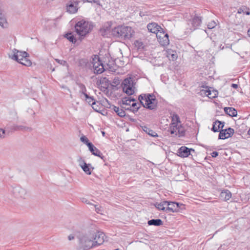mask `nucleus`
<instances>
[{"instance_id":"e2e57ef3","label":"nucleus","mask_w":250,"mask_h":250,"mask_svg":"<svg viewBox=\"0 0 250 250\" xmlns=\"http://www.w3.org/2000/svg\"><path fill=\"white\" fill-rule=\"evenodd\" d=\"M248 35L249 37H250V28L248 31Z\"/></svg>"},{"instance_id":"6ab92c4d","label":"nucleus","mask_w":250,"mask_h":250,"mask_svg":"<svg viewBox=\"0 0 250 250\" xmlns=\"http://www.w3.org/2000/svg\"><path fill=\"white\" fill-rule=\"evenodd\" d=\"M111 25V23L108 22L103 26V27L100 30V33L102 36H107L110 32Z\"/></svg>"},{"instance_id":"0e129e2a","label":"nucleus","mask_w":250,"mask_h":250,"mask_svg":"<svg viewBox=\"0 0 250 250\" xmlns=\"http://www.w3.org/2000/svg\"><path fill=\"white\" fill-rule=\"evenodd\" d=\"M248 134L250 136V128L249 129V130L248 131Z\"/></svg>"},{"instance_id":"4be33fe9","label":"nucleus","mask_w":250,"mask_h":250,"mask_svg":"<svg viewBox=\"0 0 250 250\" xmlns=\"http://www.w3.org/2000/svg\"><path fill=\"white\" fill-rule=\"evenodd\" d=\"M166 55L170 61H174L177 58L176 52L172 49H167L166 51Z\"/></svg>"},{"instance_id":"3c124183","label":"nucleus","mask_w":250,"mask_h":250,"mask_svg":"<svg viewBox=\"0 0 250 250\" xmlns=\"http://www.w3.org/2000/svg\"><path fill=\"white\" fill-rule=\"evenodd\" d=\"M211 156L213 158H215L218 156V152L217 151H213L211 153Z\"/></svg>"},{"instance_id":"37998d69","label":"nucleus","mask_w":250,"mask_h":250,"mask_svg":"<svg viewBox=\"0 0 250 250\" xmlns=\"http://www.w3.org/2000/svg\"><path fill=\"white\" fill-rule=\"evenodd\" d=\"M140 107H141V106H137L136 107L134 108L133 109H131V107H128V108L125 107V110H128L132 111L134 113H135L136 112H137L138 111V110L140 109Z\"/></svg>"},{"instance_id":"20e7f679","label":"nucleus","mask_w":250,"mask_h":250,"mask_svg":"<svg viewBox=\"0 0 250 250\" xmlns=\"http://www.w3.org/2000/svg\"><path fill=\"white\" fill-rule=\"evenodd\" d=\"M79 239V247L83 250H87L95 247L91 233L80 235Z\"/></svg>"},{"instance_id":"0eeeda50","label":"nucleus","mask_w":250,"mask_h":250,"mask_svg":"<svg viewBox=\"0 0 250 250\" xmlns=\"http://www.w3.org/2000/svg\"><path fill=\"white\" fill-rule=\"evenodd\" d=\"M29 54L25 51H20L16 49L13 50L11 59L20 63L24 57H28Z\"/></svg>"},{"instance_id":"5fc2aeb1","label":"nucleus","mask_w":250,"mask_h":250,"mask_svg":"<svg viewBox=\"0 0 250 250\" xmlns=\"http://www.w3.org/2000/svg\"><path fill=\"white\" fill-rule=\"evenodd\" d=\"M231 86L233 88H237L238 87V85L235 83H232Z\"/></svg>"},{"instance_id":"603ef678","label":"nucleus","mask_w":250,"mask_h":250,"mask_svg":"<svg viewBox=\"0 0 250 250\" xmlns=\"http://www.w3.org/2000/svg\"><path fill=\"white\" fill-rule=\"evenodd\" d=\"M93 3H96L99 6H102L99 0H93Z\"/></svg>"},{"instance_id":"5701e85b","label":"nucleus","mask_w":250,"mask_h":250,"mask_svg":"<svg viewBox=\"0 0 250 250\" xmlns=\"http://www.w3.org/2000/svg\"><path fill=\"white\" fill-rule=\"evenodd\" d=\"M224 111L230 117H236L237 115V110L233 107H226L224 108Z\"/></svg>"},{"instance_id":"79ce46f5","label":"nucleus","mask_w":250,"mask_h":250,"mask_svg":"<svg viewBox=\"0 0 250 250\" xmlns=\"http://www.w3.org/2000/svg\"><path fill=\"white\" fill-rule=\"evenodd\" d=\"M95 59H93V62L91 63L93 64V67L95 66H101L100 65H102V64H103L102 62L100 60V59L98 58V60L97 62H94Z\"/></svg>"},{"instance_id":"dca6fc26","label":"nucleus","mask_w":250,"mask_h":250,"mask_svg":"<svg viewBox=\"0 0 250 250\" xmlns=\"http://www.w3.org/2000/svg\"><path fill=\"white\" fill-rule=\"evenodd\" d=\"M224 125V122L220 121L219 120H216L215 122L213 123L211 130L214 132H220L221 130L223 129V128Z\"/></svg>"},{"instance_id":"f8f14e48","label":"nucleus","mask_w":250,"mask_h":250,"mask_svg":"<svg viewBox=\"0 0 250 250\" xmlns=\"http://www.w3.org/2000/svg\"><path fill=\"white\" fill-rule=\"evenodd\" d=\"M191 152H195V150L193 148H189L185 146H181L177 151L178 156L182 158L188 157Z\"/></svg>"},{"instance_id":"e433bc0d","label":"nucleus","mask_w":250,"mask_h":250,"mask_svg":"<svg viewBox=\"0 0 250 250\" xmlns=\"http://www.w3.org/2000/svg\"><path fill=\"white\" fill-rule=\"evenodd\" d=\"M28 57H24L20 62V63L26 66H30L32 64L31 61L27 58Z\"/></svg>"},{"instance_id":"864d4df0","label":"nucleus","mask_w":250,"mask_h":250,"mask_svg":"<svg viewBox=\"0 0 250 250\" xmlns=\"http://www.w3.org/2000/svg\"><path fill=\"white\" fill-rule=\"evenodd\" d=\"M128 99H129V103L131 102H135V101H136V99L135 98H132V97H128Z\"/></svg>"},{"instance_id":"a18cd8bd","label":"nucleus","mask_w":250,"mask_h":250,"mask_svg":"<svg viewBox=\"0 0 250 250\" xmlns=\"http://www.w3.org/2000/svg\"><path fill=\"white\" fill-rule=\"evenodd\" d=\"M135 44L139 49L143 48L144 47L142 42L137 41L135 42Z\"/></svg>"},{"instance_id":"49530a36","label":"nucleus","mask_w":250,"mask_h":250,"mask_svg":"<svg viewBox=\"0 0 250 250\" xmlns=\"http://www.w3.org/2000/svg\"><path fill=\"white\" fill-rule=\"evenodd\" d=\"M162 33H166V32L164 31V29L163 28V31H159V33L158 34H156L157 38L158 40V41L161 39V38L163 37V36L162 35Z\"/></svg>"},{"instance_id":"09e8293b","label":"nucleus","mask_w":250,"mask_h":250,"mask_svg":"<svg viewBox=\"0 0 250 250\" xmlns=\"http://www.w3.org/2000/svg\"><path fill=\"white\" fill-rule=\"evenodd\" d=\"M94 207L95 208V211L97 213H100L101 211H102V208L100 206H99L98 205H95Z\"/></svg>"},{"instance_id":"6e6d98bb","label":"nucleus","mask_w":250,"mask_h":250,"mask_svg":"<svg viewBox=\"0 0 250 250\" xmlns=\"http://www.w3.org/2000/svg\"><path fill=\"white\" fill-rule=\"evenodd\" d=\"M138 104L139 103H133L132 104H131V106L135 108V107H136L137 106H138Z\"/></svg>"},{"instance_id":"58836bf2","label":"nucleus","mask_w":250,"mask_h":250,"mask_svg":"<svg viewBox=\"0 0 250 250\" xmlns=\"http://www.w3.org/2000/svg\"><path fill=\"white\" fill-rule=\"evenodd\" d=\"M55 61L58 62V63H59L60 64L62 65H63V66H66L67 68H68L69 67V65L68 64V63L66 61H64V60H59L58 59H55Z\"/></svg>"},{"instance_id":"423d86ee","label":"nucleus","mask_w":250,"mask_h":250,"mask_svg":"<svg viewBox=\"0 0 250 250\" xmlns=\"http://www.w3.org/2000/svg\"><path fill=\"white\" fill-rule=\"evenodd\" d=\"M133 83V81L131 78L125 79L123 82V90L128 96L133 95L135 92Z\"/></svg>"},{"instance_id":"c85d7f7f","label":"nucleus","mask_w":250,"mask_h":250,"mask_svg":"<svg viewBox=\"0 0 250 250\" xmlns=\"http://www.w3.org/2000/svg\"><path fill=\"white\" fill-rule=\"evenodd\" d=\"M143 130L150 136L156 137H158L157 133L154 130L151 129L146 126H143Z\"/></svg>"},{"instance_id":"473e14b6","label":"nucleus","mask_w":250,"mask_h":250,"mask_svg":"<svg viewBox=\"0 0 250 250\" xmlns=\"http://www.w3.org/2000/svg\"><path fill=\"white\" fill-rule=\"evenodd\" d=\"M76 84L80 88V92L83 94L85 97V94H87L86 93V88L85 86L83 83H76Z\"/></svg>"},{"instance_id":"4468645a","label":"nucleus","mask_w":250,"mask_h":250,"mask_svg":"<svg viewBox=\"0 0 250 250\" xmlns=\"http://www.w3.org/2000/svg\"><path fill=\"white\" fill-rule=\"evenodd\" d=\"M79 165L83 170V171L87 175H90L92 172V170L94 168L91 167V164H86L84 160L81 158L79 160Z\"/></svg>"},{"instance_id":"a878e982","label":"nucleus","mask_w":250,"mask_h":250,"mask_svg":"<svg viewBox=\"0 0 250 250\" xmlns=\"http://www.w3.org/2000/svg\"><path fill=\"white\" fill-rule=\"evenodd\" d=\"M91 62L85 59H81L79 61V66L83 68H88L91 66Z\"/></svg>"},{"instance_id":"9d476101","label":"nucleus","mask_w":250,"mask_h":250,"mask_svg":"<svg viewBox=\"0 0 250 250\" xmlns=\"http://www.w3.org/2000/svg\"><path fill=\"white\" fill-rule=\"evenodd\" d=\"M93 239L95 247L98 246L102 244L104 242V234L103 232H97L94 233H91Z\"/></svg>"},{"instance_id":"1a4fd4ad","label":"nucleus","mask_w":250,"mask_h":250,"mask_svg":"<svg viewBox=\"0 0 250 250\" xmlns=\"http://www.w3.org/2000/svg\"><path fill=\"white\" fill-rule=\"evenodd\" d=\"M13 193L17 198H25L27 195L26 189L20 186H17L13 188Z\"/></svg>"},{"instance_id":"4c0bfd02","label":"nucleus","mask_w":250,"mask_h":250,"mask_svg":"<svg viewBox=\"0 0 250 250\" xmlns=\"http://www.w3.org/2000/svg\"><path fill=\"white\" fill-rule=\"evenodd\" d=\"M171 123H174L175 124L178 125L181 123L179 116L176 114H173L171 118Z\"/></svg>"},{"instance_id":"7c9ffc66","label":"nucleus","mask_w":250,"mask_h":250,"mask_svg":"<svg viewBox=\"0 0 250 250\" xmlns=\"http://www.w3.org/2000/svg\"><path fill=\"white\" fill-rule=\"evenodd\" d=\"M179 125L175 124L174 123H171L169 125V131L171 134H175L177 135V130Z\"/></svg>"},{"instance_id":"de8ad7c7","label":"nucleus","mask_w":250,"mask_h":250,"mask_svg":"<svg viewBox=\"0 0 250 250\" xmlns=\"http://www.w3.org/2000/svg\"><path fill=\"white\" fill-rule=\"evenodd\" d=\"M81 201L85 204L93 205L86 198L83 197L81 198Z\"/></svg>"},{"instance_id":"c9c22d12","label":"nucleus","mask_w":250,"mask_h":250,"mask_svg":"<svg viewBox=\"0 0 250 250\" xmlns=\"http://www.w3.org/2000/svg\"><path fill=\"white\" fill-rule=\"evenodd\" d=\"M177 134L178 135V136L179 137H184L185 135V130L183 126L180 125H179L178 128H177Z\"/></svg>"},{"instance_id":"774afa93","label":"nucleus","mask_w":250,"mask_h":250,"mask_svg":"<svg viewBox=\"0 0 250 250\" xmlns=\"http://www.w3.org/2000/svg\"><path fill=\"white\" fill-rule=\"evenodd\" d=\"M131 121L134 122V119H131Z\"/></svg>"},{"instance_id":"c756f323","label":"nucleus","mask_w":250,"mask_h":250,"mask_svg":"<svg viewBox=\"0 0 250 250\" xmlns=\"http://www.w3.org/2000/svg\"><path fill=\"white\" fill-rule=\"evenodd\" d=\"M13 129L15 131H31L32 129L30 127H28L24 125H15L13 126Z\"/></svg>"},{"instance_id":"69168bd1","label":"nucleus","mask_w":250,"mask_h":250,"mask_svg":"<svg viewBox=\"0 0 250 250\" xmlns=\"http://www.w3.org/2000/svg\"><path fill=\"white\" fill-rule=\"evenodd\" d=\"M102 134H103V136H104V134H105V132L104 131H103L102 132Z\"/></svg>"},{"instance_id":"bf43d9fd","label":"nucleus","mask_w":250,"mask_h":250,"mask_svg":"<svg viewBox=\"0 0 250 250\" xmlns=\"http://www.w3.org/2000/svg\"><path fill=\"white\" fill-rule=\"evenodd\" d=\"M219 48L220 50H223L224 48V46H223L222 44H220Z\"/></svg>"},{"instance_id":"cd10ccee","label":"nucleus","mask_w":250,"mask_h":250,"mask_svg":"<svg viewBox=\"0 0 250 250\" xmlns=\"http://www.w3.org/2000/svg\"><path fill=\"white\" fill-rule=\"evenodd\" d=\"M167 201H164L161 203H156L155 207L159 210H163L166 212Z\"/></svg>"},{"instance_id":"8fccbe9b","label":"nucleus","mask_w":250,"mask_h":250,"mask_svg":"<svg viewBox=\"0 0 250 250\" xmlns=\"http://www.w3.org/2000/svg\"><path fill=\"white\" fill-rule=\"evenodd\" d=\"M5 130L0 128V138H4L5 136Z\"/></svg>"},{"instance_id":"4d7b16f0","label":"nucleus","mask_w":250,"mask_h":250,"mask_svg":"<svg viewBox=\"0 0 250 250\" xmlns=\"http://www.w3.org/2000/svg\"><path fill=\"white\" fill-rule=\"evenodd\" d=\"M68 239L69 240H72L74 239V236L73 235H70L68 237Z\"/></svg>"},{"instance_id":"72a5a7b5","label":"nucleus","mask_w":250,"mask_h":250,"mask_svg":"<svg viewBox=\"0 0 250 250\" xmlns=\"http://www.w3.org/2000/svg\"><path fill=\"white\" fill-rule=\"evenodd\" d=\"M245 13L247 15H250V9L246 6H242L240 7L237 11V13Z\"/></svg>"},{"instance_id":"b1692460","label":"nucleus","mask_w":250,"mask_h":250,"mask_svg":"<svg viewBox=\"0 0 250 250\" xmlns=\"http://www.w3.org/2000/svg\"><path fill=\"white\" fill-rule=\"evenodd\" d=\"M85 100L89 104L91 105L92 108L96 111H98V109L95 107L96 104V101L93 96H90L88 94H85Z\"/></svg>"},{"instance_id":"052dcab7","label":"nucleus","mask_w":250,"mask_h":250,"mask_svg":"<svg viewBox=\"0 0 250 250\" xmlns=\"http://www.w3.org/2000/svg\"><path fill=\"white\" fill-rule=\"evenodd\" d=\"M113 83L115 85H117V84H118V83H119V82H118V81H115V80H114V81L113 82Z\"/></svg>"},{"instance_id":"bb28decb","label":"nucleus","mask_w":250,"mask_h":250,"mask_svg":"<svg viewBox=\"0 0 250 250\" xmlns=\"http://www.w3.org/2000/svg\"><path fill=\"white\" fill-rule=\"evenodd\" d=\"M147 224L149 226H160L163 224V223L160 219H152L148 220Z\"/></svg>"},{"instance_id":"a19ab883","label":"nucleus","mask_w":250,"mask_h":250,"mask_svg":"<svg viewBox=\"0 0 250 250\" xmlns=\"http://www.w3.org/2000/svg\"><path fill=\"white\" fill-rule=\"evenodd\" d=\"M122 104H123L130 105V104L129 102V99L128 97H125L122 99Z\"/></svg>"},{"instance_id":"ea45409f","label":"nucleus","mask_w":250,"mask_h":250,"mask_svg":"<svg viewBox=\"0 0 250 250\" xmlns=\"http://www.w3.org/2000/svg\"><path fill=\"white\" fill-rule=\"evenodd\" d=\"M80 140L84 144H85V145H86V146L88 147V145L89 144H91L92 143L91 142H89V140L88 139H87V138L85 136H82L81 138H80Z\"/></svg>"},{"instance_id":"680f3d73","label":"nucleus","mask_w":250,"mask_h":250,"mask_svg":"<svg viewBox=\"0 0 250 250\" xmlns=\"http://www.w3.org/2000/svg\"><path fill=\"white\" fill-rule=\"evenodd\" d=\"M93 0H85V1H87V2H90V3H93Z\"/></svg>"},{"instance_id":"a211bd4d","label":"nucleus","mask_w":250,"mask_h":250,"mask_svg":"<svg viewBox=\"0 0 250 250\" xmlns=\"http://www.w3.org/2000/svg\"><path fill=\"white\" fill-rule=\"evenodd\" d=\"M202 18L201 17L195 15L191 20V24L193 30H195L201 24L202 22Z\"/></svg>"},{"instance_id":"f3484780","label":"nucleus","mask_w":250,"mask_h":250,"mask_svg":"<svg viewBox=\"0 0 250 250\" xmlns=\"http://www.w3.org/2000/svg\"><path fill=\"white\" fill-rule=\"evenodd\" d=\"M88 148L90 151L92 153V154L95 156L100 157L102 159H103L104 161H105L104 158V156L101 153V152L93 144L88 145Z\"/></svg>"},{"instance_id":"aec40b11","label":"nucleus","mask_w":250,"mask_h":250,"mask_svg":"<svg viewBox=\"0 0 250 250\" xmlns=\"http://www.w3.org/2000/svg\"><path fill=\"white\" fill-rule=\"evenodd\" d=\"M231 193L228 189H225L222 191L220 193V198L225 201H227L231 197Z\"/></svg>"},{"instance_id":"13d9d810","label":"nucleus","mask_w":250,"mask_h":250,"mask_svg":"<svg viewBox=\"0 0 250 250\" xmlns=\"http://www.w3.org/2000/svg\"><path fill=\"white\" fill-rule=\"evenodd\" d=\"M143 100H139L140 102V103H139V104H138V106H140V105L141 104L144 107V105H145V104L143 102Z\"/></svg>"},{"instance_id":"2f4dec72","label":"nucleus","mask_w":250,"mask_h":250,"mask_svg":"<svg viewBox=\"0 0 250 250\" xmlns=\"http://www.w3.org/2000/svg\"><path fill=\"white\" fill-rule=\"evenodd\" d=\"M64 37L73 43H75L77 42L75 37L71 32L67 33L65 35Z\"/></svg>"},{"instance_id":"ddd939ff","label":"nucleus","mask_w":250,"mask_h":250,"mask_svg":"<svg viewBox=\"0 0 250 250\" xmlns=\"http://www.w3.org/2000/svg\"><path fill=\"white\" fill-rule=\"evenodd\" d=\"M105 101L107 104V105H105V106L111 109L112 110H113L119 116L121 117L125 116V113L123 109L120 108L119 107L116 106L114 105L111 104L106 99H105Z\"/></svg>"},{"instance_id":"6e6552de","label":"nucleus","mask_w":250,"mask_h":250,"mask_svg":"<svg viewBox=\"0 0 250 250\" xmlns=\"http://www.w3.org/2000/svg\"><path fill=\"white\" fill-rule=\"evenodd\" d=\"M234 133V130L232 128L229 127L227 129H222L218 135L219 139L224 140L231 137Z\"/></svg>"},{"instance_id":"2eb2a0df","label":"nucleus","mask_w":250,"mask_h":250,"mask_svg":"<svg viewBox=\"0 0 250 250\" xmlns=\"http://www.w3.org/2000/svg\"><path fill=\"white\" fill-rule=\"evenodd\" d=\"M148 30L151 33L158 34L159 31H162L163 28L156 22L149 23L147 25Z\"/></svg>"},{"instance_id":"f03ea898","label":"nucleus","mask_w":250,"mask_h":250,"mask_svg":"<svg viewBox=\"0 0 250 250\" xmlns=\"http://www.w3.org/2000/svg\"><path fill=\"white\" fill-rule=\"evenodd\" d=\"M93 27L92 21L82 19L76 23L74 28L75 32L82 40L92 30Z\"/></svg>"},{"instance_id":"338daca9","label":"nucleus","mask_w":250,"mask_h":250,"mask_svg":"<svg viewBox=\"0 0 250 250\" xmlns=\"http://www.w3.org/2000/svg\"><path fill=\"white\" fill-rule=\"evenodd\" d=\"M82 1L83 3L87 2V1H85V0H82Z\"/></svg>"},{"instance_id":"f257e3e1","label":"nucleus","mask_w":250,"mask_h":250,"mask_svg":"<svg viewBox=\"0 0 250 250\" xmlns=\"http://www.w3.org/2000/svg\"><path fill=\"white\" fill-rule=\"evenodd\" d=\"M111 34L114 37L123 40H127L133 37L134 31L130 26L119 25L112 29Z\"/></svg>"},{"instance_id":"412c9836","label":"nucleus","mask_w":250,"mask_h":250,"mask_svg":"<svg viewBox=\"0 0 250 250\" xmlns=\"http://www.w3.org/2000/svg\"><path fill=\"white\" fill-rule=\"evenodd\" d=\"M201 92L202 94H204L210 99H213L217 96L218 91L217 90L211 91L210 89L202 90Z\"/></svg>"},{"instance_id":"393cba45","label":"nucleus","mask_w":250,"mask_h":250,"mask_svg":"<svg viewBox=\"0 0 250 250\" xmlns=\"http://www.w3.org/2000/svg\"><path fill=\"white\" fill-rule=\"evenodd\" d=\"M163 37L161 38L159 41L160 43L163 46H166L169 43L168 35L167 33H162Z\"/></svg>"},{"instance_id":"7ed1b4c3","label":"nucleus","mask_w":250,"mask_h":250,"mask_svg":"<svg viewBox=\"0 0 250 250\" xmlns=\"http://www.w3.org/2000/svg\"><path fill=\"white\" fill-rule=\"evenodd\" d=\"M138 100H144L145 101L144 107L153 110L156 108L157 105V100L153 94H142L139 96Z\"/></svg>"},{"instance_id":"c03bdc74","label":"nucleus","mask_w":250,"mask_h":250,"mask_svg":"<svg viewBox=\"0 0 250 250\" xmlns=\"http://www.w3.org/2000/svg\"><path fill=\"white\" fill-rule=\"evenodd\" d=\"M216 25V22L214 21H212L208 25V28L209 29H212Z\"/></svg>"},{"instance_id":"9b49d317","label":"nucleus","mask_w":250,"mask_h":250,"mask_svg":"<svg viewBox=\"0 0 250 250\" xmlns=\"http://www.w3.org/2000/svg\"><path fill=\"white\" fill-rule=\"evenodd\" d=\"M79 1L70 0L66 4V10L67 12L70 14H74L76 13L78 10V4Z\"/></svg>"},{"instance_id":"39448f33","label":"nucleus","mask_w":250,"mask_h":250,"mask_svg":"<svg viewBox=\"0 0 250 250\" xmlns=\"http://www.w3.org/2000/svg\"><path fill=\"white\" fill-rule=\"evenodd\" d=\"M185 205L175 202L167 201V203L166 212H182L185 209Z\"/></svg>"},{"instance_id":"f704fd0d","label":"nucleus","mask_w":250,"mask_h":250,"mask_svg":"<svg viewBox=\"0 0 250 250\" xmlns=\"http://www.w3.org/2000/svg\"><path fill=\"white\" fill-rule=\"evenodd\" d=\"M101 66H93V69H94V72L95 74H100L102 73L104 70V67L103 63L102 64V65H100Z\"/></svg>"}]
</instances>
